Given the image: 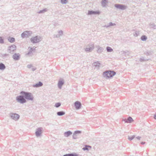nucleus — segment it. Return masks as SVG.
Returning <instances> with one entry per match:
<instances>
[{"instance_id":"2","label":"nucleus","mask_w":156,"mask_h":156,"mask_svg":"<svg viewBox=\"0 0 156 156\" xmlns=\"http://www.w3.org/2000/svg\"><path fill=\"white\" fill-rule=\"evenodd\" d=\"M21 93L22 94H23L24 95V97L27 99L30 100H33V97L31 95V94L29 93H26L25 92H21Z\"/></svg>"},{"instance_id":"14","label":"nucleus","mask_w":156,"mask_h":156,"mask_svg":"<svg viewBox=\"0 0 156 156\" xmlns=\"http://www.w3.org/2000/svg\"><path fill=\"white\" fill-rule=\"evenodd\" d=\"M5 68V66L2 63H0V69L3 70Z\"/></svg>"},{"instance_id":"17","label":"nucleus","mask_w":156,"mask_h":156,"mask_svg":"<svg viewBox=\"0 0 156 156\" xmlns=\"http://www.w3.org/2000/svg\"><path fill=\"white\" fill-rule=\"evenodd\" d=\"M63 84V82L62 81H59L58 83V86L60 88H61L62 85Z\"/></svg>"},{"instance_id":"6","label":"nucleus","mask_w":156,"mask_h":156,"mask_svg":"<svg viewBox=\"0 0 156 156\" xmlns=\"http://www.w3.org/2000/svg\"><path fill=\"white\" fill-rule=\"evenodd\" d=\"M39 41L37 37H34L31 39V41L33 43H36L38 42Z\"/></svg>"},{"instance_id":"12","label":"nucleus","mask_w":156,"mask_h":156,"mask_svg":"<svg viewBox=\"0 0 156 156\" xmlns=\"http://www.w3.org/2000/svg\"><path fill=\"white\" fill-rule=\"evenodd\" d=\"M42 85H43V84L42 83L40 82L34 85V87H38L41 86Z\"/></svg>"},{"instance_id":"1","label":"nucleus","mask_w":156,"mask_h":156,"mask_svg":"<svg viewBox=\"0 0 156 156\" xmlns=\"http://www.w3.org/2000/svg\"><path fill=\"white\" fill-rule=\"evenodd\" d=\"M115 74L113 71H108L103 73V75L105 77L110 78L112 77Z\"/></svg>"},{"instance_id":"29","label":"nucleus","mask_w":156,"mask_h":156,"mask_svg":"<svg viewBox=\"0 0 156 156\" xmlns=\"http://www.w3.org/2000/svg\"><path fill=\"white\" fill-rule=\"evenodd\" d=\"M0 43H3V41L1 39V41H0Z\"/></svg>"},{"instance_id":"22","label":"nucleus","mask_w":156,"mask_h":156,"mask_svg":"<svg viewBox=\"0 0 156 156\" xmlns=\"http://www.w3.org/2000/svg\"><path fill=\"white\" fill-rule=\"evenodd\" d=\"M88 147H90V146H86L85 147L83 148V149L84 150H88Z\"/></svg>"},{"instance_id":"16","label":"nucleus","mask_w":156,"mask_h":156,"mask_svg":"<svg viewBox=\"0 0 156 156\" xmlns=\"http://www.w3.org/2000/svg\"><path fill=\"white\" fill-rule=\"evenodd\" d=\"M133 119L131 117H129L128 119L126 122H127L130 123V122H133Z\"/></svg>"},{"instance_id":"18","label":"nucleus","mask_w":156,"mask_h":156,"mask_svg":"<svg viewBox=\"0 0 156 156\" xmlns=\"http://www.w3.org/2000/svg\"><path fill=\"white\" fill-rule=\"evenodd\" d=\"M57 114L58 115L60 116L64 115L65 113L63 112H58Z\"/></svg>"},{"instance_id":"3","label":"nucleus","mask_w":156,"mask_h":156,"mask_svg":"<svg viewBox=\"0 0 156 156\" xmlns=\"http://www.w3.org/2000/svg\"><path fill=\"white\" fill-rule=\"evenodd\" d=\"M16 100L17 101L20 103H23L26 102L25 99L23 98V97L21 96H19L16 98Z\"/></svg>"},{"instance_id":"11","label":"nucleus","mask_w":156,"mask_h":156,"mask_svg":"<svg viewBox=\"0 0 156 156\" xmlns=\"http://www.w3.org/2000/svg\"><path fill=\"white\" fill-rule=\"evenodd\" d=\"M72 134V132L69 131L66 132L64 133L65 136L66 137H68Z\"/></svg>"},{"instance_id":"5","label":"nucleus","mask_w":156,"mask_h":156,"mask_svg":"<svg viewBox=\"0 0 156 156\" xmlns=\"http://www.w3.org/2000/svg\"><path fill=\"white\" fill-rule=\"evenodd\" d=\"M30 35V33L28 31H25L23 33L21 34V36L22 37L24 38L26 37H28Z\"/></svg>"},{"instance_id":"28","label":"nucleus","mask_w":156,"mask_h":156,"mask_svg":"<svg viewBox=\"0 0 156 156\" xmlns=\"http://www.w3.org/2000/svg\"><path fill=\"white\" fill-rule=\"evenodd\" d=\"M154 118L155 119H156V114H155L154 116Z\"/></svg>"},{"instance_id":"24","label":"nucleus","mask_w":156,"mask_h":156,"mask_svg":"<svg viewBox=\"0 0 156 156\" xmlns=\"http://www.w3.org/2000/svg\"><path fill=\"white\" fill-rule=\"evenodd\" d=\"M15 39L14 38H12L10 39V42H13L15 41Z\"/></svg>"},{"instance_id":"26","label":"nucleus","mask_w":156,"mask_h":156,"mask_svg":"<svg viewBox=\"0 0 156 156\" xmlns=\"http://www.w3.org/2000/svg\"><path fill=\"white\" fill-rule=\"evenodd\" d=\"M94 13V12L92 11H89L88 12V14H93Z\"/></svg>"},{"instance_id":"27","label":"nucleus","mask_w":156,"mask_h":156,"mask_svg":"<svg viewBox=\"0 0 156 156\" xmlns=\"http://www.w3.org/2000/svg\"><path fill=\"white\" fill-rule=\"evenodd\" d=\"M80 133L81 132L80 131H76L75 132V133Z\"/></svg>"},{"instance_id":"10","label":"nucleus","mask_w":156,"mask_h":156,"mask_svg":"<svg viewBox=\"0 0 156 156\" xmlns=\"http://www.w3.org/2000/svg\"><path fill=\"white\" fill-rule=\"evenodd\" d=\"M41 133V130L40 129H38L36 132V134L37 136H39Z\"/></svg>"},{"instance_id":"25","label":"nucleus","mask_w":156,"mask_h":156,"mask_svg":"<svg viewBox=\"0 0 156 156\" xmlns=\"http://www.w3.org/2000/svg\"><path fill=\"white\" fill-rule=\"evenodd\" d=\"M61 2L63 3H66V0H61Z\"/></svg>"},{"instance_id":"23","label":"nucleus","mask_w":156,"mask_h":156,"mask_svg":"<svg viewBox=\"0 0 156 156\" xmlns=\"http://www.w3.org/2000/svg\"><path fill=\"white\" fill-rule=\"evenodd\" d=\"M134 137V136H132L130 137H129L128 138V139L130 140H131L133 139Z\"/></svg>"},{"instance_id":"13","label":"nucleus","mask_w":156,"mask_h":156,"mask_svg":"<svg viewBox=\"0 0 156 156\" xmlns=\"http://www.w3.org/2000/svg\"><path fill=\"white\" fill-rule=\"evenodd\" d=\"M63 156H78V155L76 154H69L64 155Z\"/></svg>"},{"instance_id":"8","label":"nucleus","mask_w":156,"mask_h":156,"mask_svg":"<svg viewBox=\"0 0 156 156\" xmlns=\"http://www.w3.org/2000/svg\"><path fill=\"white\" fill-rule=\"evenodd\" d=\"M12 57L15 60H18L20 58V55L19 54H15L13 55Z\"/></svg>"},{"instance_id":"7","label":"nucleus","mask_w":156,"mask_h":156,"mask_svg":"<svg viewBox=\"0 0 156 156\" xmlns=\"http://www.w3.org/2000/svg\"><path fill=\"white\" fill-rule=\"evenodd\" d=\"M75 105L76 109H79L81 106V103L79 101H76L75 103Z\"/></svg>"},{"instance_id":"21","label":"nucleus","mask_w":156,"mask_h":156,"mask_svg":"<svg viewBox=\"0 0 156 156\" xmlns=\"http://www.w3.org/2000/svg\"><path fill=\"white\" fill-rule=\"evenodd\" d=\"M60 105H61V104L59 103H56V104L55 105V106L56 107H59Z\"/></svg>"},{"instance_id":"9","label":"nucleus","mask_w":156,"mask_h":156,"mask_svg":"<svg viewBox=\"0 0 156 156\" xmlns=\"http://www.w3.org/2000/svg\"><path fill=\"white\" fill-rule=\"evenodd\" d=\"M115 6L117 8L122 9H125V6L121 5H115Z\"/></svg>"},{"instance_id":"20","label":"nucleus","mask_w":156,"mask_h":156,"mask_svg":"<svg viewBox=\"0 0 156 156\" xmlns=\"http://www.w3.org/2000/svg\"><path fill=\"white\" fill-rule=\"evenodd\" d=\"M141 39L143 41L147 39V37L145 36H143L141 37Z\"/></svg>"},{"instance_id":"19","label":"nucleus","mask_w":156,"mask_h":156,"mask_svg":"<svg viewBox=\"0 0 156 156\" xmlns=\"http://www.w3.org/2000/svg\"><path fill=\"white\" fill-rule=\"evenodd\" d=\"M107 50L108 52H111L113 51L112 49L111 48L109 47L107 48Z\"/></svg>"},{"instance_id":"15","label":"nucleus","mask_w":156,"mask_h":156,"mask_svg":"<svg viewBox=\"0 0 156 156\" xmlns=\"http://www.w3.org/2000/svg\"><path fill=\"white\" fill-rule=\"evenodd\" d=\"M16 49V46L15 45H13L10 47V51H14Z\"/></svg>"},{"instance_id":"30","label":"nucleus","mask_w":156,"mask_h":156,"mask_svg":"<svg viewBox=\"0 0 156 156\" xmlns=\"http://www.w3.org/2000/svg\"><path fill=\"white\" fill-rule=\"evenodd\" d=\"M141 144H145V142H142L141 143Z\"/></svg>"},{"instance_id":"4","label":"nucleus","mask_w":156,"mask_h":156,"mask_svg":"<svg viewBox=\"0 0 156 156\" xmlns=\"http://www.w3.org/2000/svg\"><path fill=\"white\" fill-rule=\"evenodd\" d=\"M19 115L16 114H12L11 115V118L15 120H18L19 118Z\"/></svg>"}]
</instances>
